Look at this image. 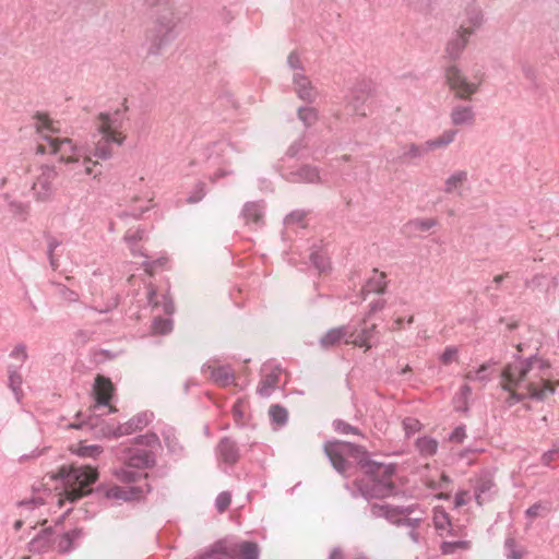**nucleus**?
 I'll return each instance as SVG.
<instances>
[{"label": "nucleus", "instance_id": "1", "mask_svg": "<svg viewBox=\"0 0 559 559\" xmlns=\"http://www.w3.org/2000/svg\"><path fill=\"white\" fill-rule=\"evenodd\" d=\"M323 450L334 469L343 476H350L354 463L362 471L364 476L356 480V485L366 499H383L394 495V464L373 461L364 447L347 441H326Z\"/></svg>", "mask_w": 559, "mask_h": 559}, {"label": "nucleus", "instance_id": "2", "mask_svg": "<svg viewBox=\"0 0 559 559\" xmlns=\"http://www.w3.org/2000/svg\"><path fill=\"white\" fill-rule=\"evenodd\" d=\"M524 343L515 345L518 354H514L513 361L507 364L501 372L502 388L510 392L506 400L512 406L525 399L545 401L556 391L550 382V362L534 354L522 358L520 353L525 349Z\"/></svg>", "mask_w": 559, "mask_h": 559}, {"label": "nucleus", "instance_id": "3", "mask_svg": "<svg viewBox=\"0 0 559 559\" xmlns=\"http://www.w3.org/2000/svg\"><path fill=\"white\" fill-rule=\"evenodd\" d=\"M153 8L152 22L145 33L148 56H158L179 34L180 17L174 12L175 0H146Z\"/></svg>", "mask_w": 559, "mask_h": 559}, {"label": "nucleus", "instance_id": "4", "mask_svg": "<svg viewBox=\"0 0 559 559\" xmlns=\"http://www.w3.org/2000/svg\"><path fill=\"white\" fill-rule=\"evenodd\" d=\"M59 475L64 483V497L74 502L91 492V486L97 480L98 472L92 465L71 464L62 466Z\"/></svg>", "mask_w": 559, "mask_h": 559}, {"label": "nucleus", "instance_id": "5", "mask_svg": "<svg viewBox=\"0 0 559 559\" xmlns=\"http://www.w3.org/2000/svg\"><path fill=\"white\" fill-rule=\"evenodd\" d=\"M46 144H38L36 152L38 154H58L59 159L69 163L75 156H83V153L87 151L83 146H78L69 138H53L49 134L43 135Z\"/></svg>", "mask_w": 559, "mask_h": 559}, {"label": "nucleus", "instance_id": "6", "mask_svg": "<svg viewBox=\"0 0 559 559\" xmlns=\"http://www.w3.org/2000/svg\"><path fill=\"white\" fill-rule=\"evenodd\" d=\"M152 491V486L148 483L143 485L118 486L110 487L98 486L96 492L98 496L107 500H117L124 502L140 501Z\"/></svg>", "mask_w": 559, "mask_h": 559}, {"label": "nucleus", "instance_id": "7", "mask_svg": "<svg viewBox=\"0 0 559 559\" xmlns=\"http://www.w3.org/2000/svg\"><path fill=\"white\" fill-rule=\"evenodd\" d=\"M374 85L371 81L360 80L356 82L345 96L346 108L354 115L366 117L368 100L372 97Z\"/></svg>", "mask_w": 559, "mask_h": 559}, {"label": "nucleus", "instance_id": "8", "mask_svg": "<svg viewBox=\"0 0 559 559\" xmlns=\"http://www.w3.org/2000/svg\"><path fill=\"white\" fill-rule=\"evenodd\" d=\"M40 173L32 186V194L37 202H49L53 199L56 188L53 181L58 177L55 166L43 165Z\"/></svg>", "mask_w": 559, "mask_h": 559}, {"label": "nucleus", "instance_id": "9", "mask_svg": "<svg viewBox=\"0 0 559 559\" xmlns=\"http://www.w3.org/2000/svg\"><path fill=\"white\" fill-rule=\"evenodd\" d=\"M445 79L452 91L460 99H469L478 91L479 83L467 81L461 69L456 64L444 67Z\"/></svg>", "mask_w": 559, "mask_h": 559}, {"label": "nucleus", "instance_id": "10", "mask_svg": "<svg viewBox=\"0 0 559 559\" xmlns=\"http://www.w3.org/2000/svg\"><path fill=\"white\" fill-rule=\"evenodd\" d=\"M100 138L96 141L95 147L88 154L98 159L107 160L114 155V147H119L124 143L123 134H111L99 132Z\"/></svg>", "mask_w": 559, "mask_h": 559}, {"label": "nucleus", "instance_id": "11", "mask_svg": "<svg viewBox=\"0 0 559 559\" xmlns=\"http://www.w3.org/2000/svg\"><path fill=\"white\" fill-rule=\"evenodd\" d=\"M377 333V325H367L366 321L359 323V325H349V338L345 340L346 344H353L358 347H365L369 349L372 347V340Z\"/></svg>", "mask_w": 559, "mask_h": 559}, {"label": "nucleus", "instance_id": "12", "mask_svg": "<svg viewBox=\"0 0 559 559\" xmlns=\"http://www.w3.org/2000/svg\"><path fill=\"white\" fill-rule=\"evenodd\" d=\"M127 110L128 108L124 106L123 108H118L112 112H100L98 116L100 121L98 132L122 134L120 129L127 119Z\"/></svg>", "mask_w": 559, "mask_h": 559}, {"label": "nucleus", "instance_id": "13", "mask_svg": "<svg viewBox=\"0 0 559 559\" xmlns=\"http://www.w3.org/2000/svg\"><path fill=\"white\" fill-rule=\"evenodd\" d=\"M152 413L141 412L134 415L127 423L118 425L112 431H109L107 436L119 438L122 436L131 435L145 428L152 421Z\"/></svg>", "mask_w": 559, "mask_h": 559}, {"label": "nucleus", "instance_id": "14", "mask_svg": "<svg viewBox=\"0 0 559 559\" xmlns=\"http://www.w3.org/2000/svg\"><path fill=\"white\" fill-rule=\"evenodd\" d=\"M215 454L219 462L234 466L240 460V449L238 443L229 437H223L215 448Z\"/></svg>", "mask_w": 559, "mask_h": 559}, {"label": "nucleus", "instance_id": "15", "mask_svg": "<svg viewBox=\"0 0 559 559\" xmlns=\"http://www.w3.org/2000/svg\"><path fill=\"white\" fill-rule=\"evenodd\" d=\"M475 499L479 506L489 501L495 492L496 484L490 472L484 471L474 480Z\"/></svg>", "mask_w": 559, "mask_h": 559}, {"label": "nucleus", "instance_id": "16", "mask_svg": "<svg viewBox=\"0 0 559 559\" xmlns=\"http://www.w3.org/2000/svg\"><path fill=\"white\" fill-rule=\"evenodd\" d=\"M286 179L295 183H320V170L317 166L301 165L286 174Z\"/></svg>", "mask_w": 559, "mask_h": 559}, {"label": "nucleus", "instance_id": "17", "mask_svg": "<svg viewBox=\"0 0 559 559\" xmlns=\"http://www.w3.org/2000/svg\"><path fill=\"white\" fill-rule=\"evenodd\" d=\"M66 165L67 171L72 177H78V180H81L82 176H97L93 170V167L96 165V163L92 162L91 155L87 154V151L83 153V156H75Z\"/></svg>", "mask_w": 559, "mask_h": 559}, {"label": "nucleus", "instance_id": "18", "mask_svg": "<svg viewBox=\"0 0 559 559\" xmlns=\"http://www.w3.org/2000/svg\"><path fill=\"white\" fill-rule=\"evenodd\" d=\"M202 371L204 373L209 372L211 380L219 386L226 388L235 382V372L229 365L215 367L204 364Z\"/></svg>", "mask_w": 559, "mask_h": 559}, {"label": "nucleus", "instance_id": "19", "mask_svg": "<svg viewBox=\"0 0 559 559\" xmlns=\"http://www.w3.org/2000/svg\"><path fill=\"white\" fill-rule=\"evenodd\" d=\"M126 460L129 467L138 469L150 468L156 464L155 453L144 449H130Z\"/></svg>", "mask_w": 559, "mask_h": 559}, {"label": "nucleus", "instance_id": "20", "mask_svg": "<svg viewBox=\"0 0 559 559\" xmlns=\"http://www.w3.org/2000/svg\"><path fill=\"white\" fill-rule=\"evenodd\" d=\"M471 35H472V29L467 28L465 26V24H461L460 29L449 40V43L447 45V48H445L447 56L452 60L457 59L461 56L462 51L464 50V48L468 41V37Z\"/></svg>", "mask_w": 559, "mask_h": 559}, {"label": "nucleus", "instance_id": "21", "mask_svg": "<svg viewBox=\"0 0 559 559\" xmlns=\"http://www.w3.org/2000/svg\"><path fill=\"white\" fill-rule=\"evenodd\" d=\"M421 481H424L426 487H428L429 489L440 491L439 493L436 495V498H438V499H448L449 498V495L444 491L449 489L451 479L443 472L436 469L435 473L431 475H423L421 474Z\"/></svg>", "mask_w": 559, "mask_h": 559}, {"label": "nucleus", "instance_id": "22", "mask_svg": "<svg viewBox=\"0 0 559 559\" xmlns=\"http://www.w3.org/2000/svg\"><path fill=\"white\" fill-rule=\"evenodd\" d=\"M115 388L108 378L97 376L94 384L95 405L94 408L99 406H107L112 397Z\"/></svg>", "mask_w": 559, "mask_h": 559}, {"label": "nucleus", "instance_id": "23", "mask_svg": "<svg viewBox=\"0 0 559 559\" xmlns=\"http://www.w3.org/2000/svg\"><path fill=\"white\" fill-rule=\"evenodd\" d=\"M293 84L295 86V92L300 99L308 103L314 102L317 91L307 75L302 72H295L293 75Z\"/></svg>", "mask_w": 559, "mask_h": 559}, {"label": "nucleus", "instance_id": "24", "mask_svg": "<svg viewBox=\"0 0 559 559\" xmlns=\"http://www.w3.org/2000/svg\"><path fill=\"white\" fill-rule=\"evenodd\" d=\"M240 216L246 225L260 227L263 225L264 206L261 202H246L241 210Z\"/></svg>", "mask_w": 559, "mask_h": 559}, {"label": "nucleus", "instance_id": "25", "mask_svg": "<svg viewBox=\"0 0 559 559\" xmlns=\"http://www.w3.org/2000/svg\"><path fill=\"white\" fill-rule=\"evenodd\" d=\"M386 287L385 274L378 270H372L371 275L366 280L361 287L360 294L362 299L370 294H383Z\"/></svg>", "mask_w": 559, "mask_h": 559}, {"label": "nucleus", "instance_id": "26", "mask_svg": "<svg viewBox=\"0 0 559 559\" xmlns=\"http://www.w3.org/2000/svg\"><path fill=\"white\" fill-rule=\"evenodd\" d=\"M450 118L453 126L469 127L475 122V112L472 106L456 105L452 108Z\"/></svg>", "mask_w": 559, "mask_h": 559}, {"label": "nucleus", "instance_id": "27", "mask_svg": "<svg viewBox=\"0 0 559 559\" xmlns=\"http://www.w3.org/2000/svg\"><path fill=\"white\" fill-rule=\"evenodd\" d=\"M53 528L52 527H48V528H44L41 530L29 543H28V548L32 552H37V554H40V552H44L46 551L50 544H51V538H52V535H53Z\"/></svg>", "mask_w": 559, "mask_h": 559}, {"label": "nucleus", "instance_id": "28", "mask_svg": "<svg viewBox=\"0 0 559 559\" xmlns=\"http://www.w3.org/2000/svg\"><path fill=\"white\" fill-rule=\"evenodd\" d=\"M22 366H8V385L12 390L16 401L20 403L23 397L22 383L23 378L20 372Z\"/></svg>", "mask_w": 559, "mask_h": 559}, {"label": "nucleus", "instance_id": "29", "mask_svg": "<svg viewBox=\"0 0 559 559\" xmlns=\"http://www.w3.org/2000/svg\"><path fill=\"white\" fill-rule=\"evenodd\" d=\"M349 338V325L334 328L329 330L321 338L320 344L324 348L332 347L341 342L342 338Z\"/></svg>", "mask_w": 559, "mask_h": 559}, {"label": "nucleus", "instance_id": "30", "mask_svg": "<svg viewBox=\"0 0 559 559\" xmlns=\"http://www.w3.org/2000/svg\"><path fill=\"white\" fill-rule=\"evenodd\" d=\"M456 134H457V130H455V129L444 130L437 138L426 141L424 144V150L425 151H435V150H439V148H444L455 140Z\"/></svg>", "mask_w": 559, "mask_h": 559}, {"label": "nucleus", "instance_id": "31", "mask_svg": "<svg viewBox=\"0 0 559 559\" xmlns=\"http://www.w3.org/2000/svg\"><path fill=\"white\" fill-rule=\"evenodd\" d=\"M163 301L162 304L157 299V290L155 286L150 283L146 286V299L147 304L152 306L153 308H157L162 306L165 313L171 314L174 312V304L170 298H168L167 295L162 296Z\"/></svg>", "mask_w": 559, "mask_h": 559}, {"label": "nucleus", "instance_id": "32", "mask_svg": "<svg viewBox=\"0 0 559 559\" xmlns=\"http://www.w3.org/2000/svg\"><path fill=\"white\" fill-rule=\"evenodd\" d=\"M162 436L164 438V442L169 454H171L176 459H181L185 456V448L179 442L173 428L165 429L162 432Z\"/></svg>", "mask_w": 559, "mask_h": 559}, {"label": "nucleus", "instance_id": "33", "mask_svg": "<svg viewBox=\"0 0 559 559\" xmlns=\"http://www.w3.org/2000/svg\"><path fill=\"white\" fill-rule=\"evenodd\" d=\"M116 477L128 486L131 485H143L147 483L148 474L139 471H132L128 468H120L115 473Z\"/></svg>", "mask_w": 559, "mask_h": 559}, {"label": "nucleus", "instance_id": "34", "mask_svg": "<svg viewBox=\"0 0 559 559\" xmlns=\"http://www.w3.org/2000/svg\"><path fill=\"white\" fill-rule=\"evenodd\" d=\"M84 535L82 528H74L63 533L58 540V550L62 554L70 552L75 547V542Z\"/></svg>", "mask_w": 559, "mask_h": 559}, {"label": "nucleus", "instance_id": "35", "mask_svg": "<svg viewBox=\"0 0 559 559\" xmlns=\"http://www.w3.org/2000/svg\"><path fill=\"white\" fill-rule=\"evenodd\" d=\"M145 237V229L144 228H136V229H128L124 234V241L128 243L131 254L133 257L138 255H144V252L142 251V248L138 246V243L143 240Z\"/></svg>", "mask_w": 559, "mask_h": 559}, {"label": "nucleus", "instance_id": "36", "mask_svg": "<svg viewBox=\"0 0 559 559\" xmlns=\"http://www.w3.org/2000/svg\"><path fill=\"white\" fill-rule=\"evenodd\" d=\"M281 370H273L266 373L260 381L257 393L262 397H269L278 383Z\"/></svg>", "mask_w": 559, "mask_h": 559}, {"label": "nucleus", "instance_id": "37", "mask_svg": "<svg viewBox=\"0 0 559 559\" xmlns=\"http://www.w3.org/2000/svg\"><path fill=\"white\" fill-rule=\"evenodd\" d=\"M310 262L320 273L331 269V263L326 252L322 248L312 249L310 253Z\"/></svg>", "mask_w": 559, "mask_h": 559}, {"label": "nucleus", "instance_id": "38", "mask_svg": "<svg viewBox=\"0 0 559 559\" xmlns=\"http://www.w3.org/2000/svg\"><path fill=\"white\" fill-rule=\"evenodd\" d=\"M44 237L47 241V258L49 260V264L51 269L56 271L59 267V260L56 254V250L61 246V241L50 233H45Z\"/></svg>", "mask_w": 559, "mask_h": 559}, {"label": "nucleus", "instance_id": "39", "mask_svg": "<svg viewBox=\"0 0 559 559\" xmlns=\"http://www.w3.org/2000/svg\"><path fill=\"white\" fill-rule=\"evenodd\" d=\"M465 181H467V171L457 170L453 173L444 182V192H455Z\"/></svg>", "mask_w": 559, "mask_h": 559}, {"label": "nucleus", "instance_id": "40", "mask_svg": "<svg viewBox=\"0 0 559 559\" xmlns=\"http://www.w3.org/2000/svg\"><path fill=\"white\" fill-rule=\"evenodd\" d=\"M496 364V361L489 360L479 366V368H477L475 371H468L465 374V379L468 381L487 382L490 380L488 370L490 369L491 366H495Z\"/></svg>", "mask_w": 559, "mask_h": 559}, {"label": "nucleus", "instance_id": "41", "mask_svg": "<svg viewBox=\"0 0 559 559\" xmlns=\"http://www.w3.org/2000/svg\"><path fill=\"white\" fill-rule=\"evenodd\" d=\"M419 151L416 144H412L408 150L403 148L402 152H399L396 155L389 153L385 155L388 162L391 163H401L404 164L408 162V159L418 156Z\"/></svg>", "mask_w": 559, "mask_h": 559}, {"label": "nucleus", "instance_id": "42", "mask_svg": "<svg viewBox=\"0 0 559 559\" xmlns=\"http://www.w3.org/2000/svg\"><path fill=\"white\" fill-rule=\"evenodd\" d=\"M483 23V14L479 8L477 7H468L466 9V21H464L462 24H465V26L469 29H472V33L475 28L479 27Z\"/></svg>", "mask_w": 559, "mask_h": 559}, {"label": "nucleus", "instance_id": "43", "mask_svg": "<svg viewBox=\"0 0 559 559\" xmlns=\"http://www.w3.org/2000/svg\"><path fill=\"white\" fill-rule=\"evenodd\" d=\"M269 415H270L271 421L273 424H276L278 427H283L287 424L288 412L284 406H282L280 404L272 405L269 409Z\"/></svg>", "mask_w": 559, "mask_h": 559}, {"label": "nucleus", "instance_id": "44", "mask_svg": "<svg viewBox=\"0 0 559 559\" xmlns=\"http://www.w3.org/2000/svg\"><path fill=\"white\" fill-rule=\"evenodd\" d=\"M241 559H259L260 549L253 542H241L238 545Z\"/></svg>", "mask_w": 559, "mask_h": 559}, {"label": "nucleus", "instance_id": "45", "mask_svg": "<svg viewBox=\"0 0 559 559\" xmlns=\"http://www.w3.org/2000/svg\"><path fill=\"white\" fill-rule=\"evenodd\" d=\"M152 206H153L152 200L150 199V200L146 201L145 205H142L139 209L132 207L130 210L120 211L118 213V217L121 218V219H126V218H129V217L134 218V219H140L142 217V215L145 212H147Z\"/></svg>", "mask_w": 559, "mask_h": 559}, {"label": "nucleus", "instance_id": "46", "mask_svg": "<svg viewBox=\"0 0 559 559\" xmlns=\"http://www.w3.org/2000/svg\"><path fill=\"white\" fill-rule=\"evenodd\" d=\"M471 547V543L467 540H455V542H443L440 546L443 555H453L457 550H466Z\"/></svg>", "mask_w": 559, "mask_h": 559}, {"label": "nucleus", "instance_id": "47", "mask_svg": "<svg viewBox=\"0 0 559 559\" xmlns=\"http://www.w3.org/2000/svg\"><path fill=\"white\" fill-rule=\"evenodd\" d=\"M152 329L156 334H167L173 330V320L157 317L153 321Z\"/></svg>", "mask_w": 559, "mask_h": 559}, {"label": "nucleus", "instance_id": "48", "mask_svg": "<svg viewBox=\"0 0 559 559\" xmlns=\"http://www.w3.org/2000/svg\"><path fill=\"white\" fill-rule=\"evenodd\" d=\"M506 556L508 559H522L523 551L518 549L516 542L513 537L509 536L504 542Z\"/></svg>", "mask_w": 559, "mask_h": 559}, {"label": "nucleus", "instance_id": "49", "mask_svg": "<svg viewBox=\"0 0 559 559\" xmlns=\"http://www.w3.org/2000/svg\"><path fill=\"white\" fill-rule=\"evenodd\" d=\"M472 394V388L468 384H463L460 389V392L455 399L457 406V411H467V400Z\"/></svg>", "mask_w": 559, "mask_h": 559}, {"label": "nucleus", "instance_id": "50", "mask_svg": "<svg viewBox=\"0 0 559 559\" xmlns=\"http://www.w3.org/2000/svg\"><path fill=\"white\" fill-rule=\"evenodd\" d=\"M298 118L306 127H310L317 121V111L312 107H300L298 109Z\"/></svg>", "mask_w": 559, "mask_h": 559}, {"label": "nucleus", "instance_id": "51", "mask_svg": "<svg viewBox=\"0 0 559 559\" xmlns=\"http://www.w3.org/2000/svg\"><path fill=\"white\" fill-rule=\"evenodd\" d=\"M134 442L136 444L146 445V447H159L160 441L158 436L155 432H147L145 435H140L134 438Z\"/></svg>", "mask_w": 559, "mask_h": 559}, {"label": "nucleus", "instance_id": "52", "mask_svg": "<svg viewBox=\"0 0 559 559\" xmlns=\"http://www.w3.org/2000/svg\"><path fill=\"white\" fill-rule=\"evenodd\" d=\"M333 427L336 432L342 433V435H348V433L360 435V431L357 427H354L342 419H335L333 421Z\"/></svg>", "mask_w": 559, "mask_h": 559}, {"label": "nucleus", "instance_id": "53", "mask_svg": "<svg viewBox=\"0 0 559 559\" xmlns=\"http://www.w3.org/2000/svg\"><path fill=\"white\" fill-rule=\"evenodd\" d=\"M57 294L68 302H76L79 300V294L63 284L56 285Z\"/></svg>", "mask_w": 559, "mask_h": 559}, {"label": "nucleus", "instance_id": "54", "mask_svg": "<svg viewBox=\"0 0 559 559\" xmlns=\"http://www.w3.org/2000/svg\"><path fill=\"white\" fill-rule=\"evenodd\" d=\"M145 258V260L143 261V266H144V270L146 273L148 274H153L155 269L157 266H163L166 264L167 262V259L162 257V258H158V259H151L147 254L144 253L143 255Z\"/></svg>", "mask_w": 559, "mask_h": 559}, {"label": "nucleus", "instance_id": "55", "mask_svg": "<svg viewBox=\"0 0 559 559\" xmlns=\"http://www.w3.org/2000/svg\"><path fill=\"white\" fill-rule=\"evenodd\" d=\"M205 194H206L205 183L202 181H199L194 186L190 195L188 197L187 202L191 203V204L200 202L205 197Z\"/></svg>", "mask_w": 559, "mask_h": 559}, {"label": "nucleus", "instance_id": "56", "mask_svg": "<svg viewBox=\"0 0 559 559\" xmlns=\"http://www.w3.org/2000/svg\"><path fill=\"white\" fill-rule=\"evenodd\" d=\"M231 502V495L228 491H222L215 499V507L219 513L225 512Z\"/></svg>", "mask_w": 559, "mask_h": 559}, {"label": "nucleus", "instance_id": "57", "mask_svg": "<svg viewBox=\"0 0 559 559\" xmlns=\"http://www.w3.org/2000/svg\"><path fill=\"white\" fill-rule=\"evenodd\" d=\"M457 355H459V349L456 346H448L441 354L440 361L443 365H450L453 361H456Z\"/></svg>", "mask_w": 559, "mask_h": 559}, {"label": "nucleus", "instance_id": "58", "mask_svg": "<svg viewBox=\"0 0 559 559\" xmlns=\"http://www.w3.org/2000/svg\"><path fill=\"white\" fill-rule=\"evenodd\" d=\"M559 459V441L552 444V448L542 455V463L549 466L551 462Z\"/></svg>", "mask_w": 559, "mask_h": 559}, {"label": "nucleus", "instance_id": "59", "mask_svg": "<svg viewBox=\"0 0 559 559\" xmlns=\"http://www.w3.org/2000/svg\"><path fill=\"white\" fill-rule=\"evenodd\" d=\"M438 450V442L435 439L421 437V455H433Z\"/></svg>", "mask_w": 559, "mask_h": 559}, {"label": "nucleus", "instance_id": "60", "mask_svg": "<svg viewBox=\"0 0 559 559\" xmlns=\"http://www.w3.org/2000/svg\"><path fill=\"white\" fill-rule=\"evenodd\" d=\"M103 452V448L97 444L84 445L79 450V455L84 457H97Z\"/></svg>", "mask_w": 559, "mask_h": 559}, {"label": "nucleus", "instance_id": "61", "mask_svg": "<svg viewBox=\"0 0 559 559\" xmlns=\"http://www.w3.org/2000/svg\"><path fill=\"white\" fill-rule=\"evenodd\" d=\"M11 358L20 359L22 366L28 358L26 345L23 343L17 344L10 353Z\"/></svg>", "mask_w": 559, "mask_h": 559}, {"label": "nucleus", "instance_id": "62", "mask_svg": "<svg viewBox=\"0 0 559 559\" xmlns=\"http://www.w3.org/2000/svg\"><path fill=\"white\" fill-rule=\"evenodd\" d=\"M306 212L301 210H295L286 215L284 223L286 225H294V224H300L304 222L306 217Z\"/></svg>", "mask_w": 559, "mask_h": 559}, {"label": "nucleus", "instance_id": "63", "mask_svg": "<svg viewBox=\"0 0 559 559\" xmlns=\"http://www.w3.org/2000/svg\"><path fill=\"white\" fill-rule=\"evenodd\" d=\"M433 522H435L436 528H438V530H444L447 526L450 525L449 515L444 511H436L435 516H433Z\"/></svg>", "mask_w": 559, "mask_h": 559}, {"label": "nucleus", "instance_id": "64", "mask_svg": "<svg viewBox=\"0 0 559 559\" xmlns=\"http://www.w3.org/2000/svg\"><path fill=\"white\" fill-rule=\"evenodd\" d=\"M36 119H37V127L40 132H43V130L55 131V129L52 128V121L50 120V118L47 115L37 114Z\"/></svg>", "mask_w": 559, "mask_h": 559}]
</instances>
